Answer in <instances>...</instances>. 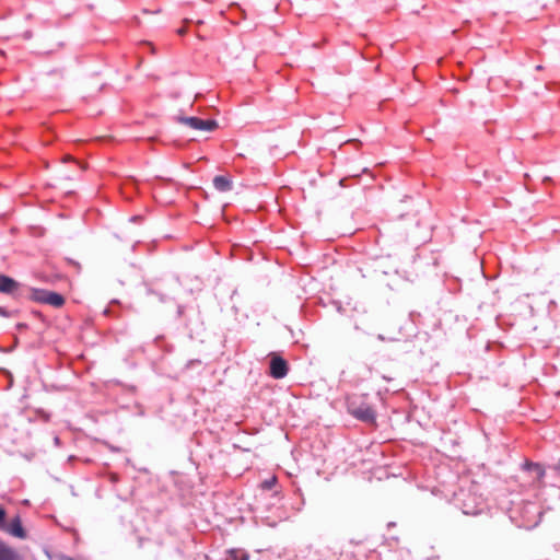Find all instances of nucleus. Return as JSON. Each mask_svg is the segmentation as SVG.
Returning a JSON list of instances; mask_svg holds the SVG:
<instances>
[{
    "mask_svg": "<svg viewBox=\"0 0 560 560\" xmlns=\"http://www.w3.org/2000/svg\"><path fill=\"white\" fill-rule=\"evenodd\" d=\"M348 411L357 419L362 421H374L375 412L365 401L363 396H352L348 398Z\"/></svg>",
    "mask_w": 560,
    "mask_h": 560,
    "instance_id": "1",
    "label": "nucleus"
},
{
    "mask_svg": "<svg viewBox=\"0 0 560 560\" xmlns=\"http://www.w3.org/2000/svg\"><path fill=\"white\" fill-rule=\"evenodd\" d=\"M30 298L34 302L51 305L57 308L65 304V298L61 294L44 289H32Z\"/></svg>",
    "mask_w": 560,
    "mask_h": 560,
    "instance_id": "2",
    "label": "nucleus"
},
{
    "mask_svg": "<svg viewBox=\"0 0 560 560\" xmlns=\"http://www.w3.org/2000/svg\"><path fill=\"white\" fill-rule=\"evenodd\" d=\"M289 372L288 362L277 353L270 354L269 374L276 380L287 376Z\"/></svg>",
    "mask_w": 560,
    "mask_h": 560,
    "instance_id": "3",
    "label": "nucleus"
},
{
    "mask_svg": "<svg viewBox=\"0 0 560 560\" xmlns=\"http://www.w3.org/2000/svg\"><path fill=\"white\" fill-rule=\"evenodd\" d=\"M183 121L191 127L192 129L197 130H213L217 128V122L211 119H201L198 117H186L183 119Z\"/></svg>",
    "mask_w": 560,
    "mask_h": 560,
    "instance_id": "4",
    "label": "nucleus"
},
{
    "mask_svg": "<svg viewBox=\"0 0 560 560\" xmlns=\"http://www.w3.org/2000/svg\"><path fill=\"white\" fill-rule=\"evenodd\" d=\"M3 530L18 538L23 539L26 537V533L22 526L20 517H15L9 524H5Z\"/></svg>",
    "mask_w": 560,
    "mask_h": 560,
    "instance_id": "5",
    "label": "nucleus"
},
{
    "mask_svg": "<svg viewBox=\"0 0 560 560\" xmlns=\"http://www.w3.org/2000/svg\"><path fill=\"white\" fill-rule=\"evenodd\" d=\"M20 288V283L14 279L0 275V293L13 294Z\"/></svg>",
    "mask_w": 560,
    "mask_h": 560,
    "instance_id": "6",
    "label": "nucleus"
},
{
    "mask_svg": "<svg viewBox=\"0 0 560 560\" xmlns=\"http://www.w3.org/2000/svg\"><path fill=\"white\" fill-rule=\"evenodd\" d=\"M0 560H20L19 555L0 540Z\"/></svg>",
    "mask_w": 560,
    "mask_h": 560,
    "instance_id": "7",
    "label": "nucleus"
},
{
    "mask_svg": "<svg viewBox=\"0 0 560 560\" xmlns=\"http://www.w3.org/2000/svg\"><path fill=\"white\" fill-rule=\"evenodd\" d=\"M248 553L238 548H233L226 551L224 560H248Z\"/></svg>",
    "mask_w": 560,
    "mask_h": 560,
    "instance_id": "8",
    "label": "nucleus"
},
{
    "mask_svg": "<svg viewBox=\"0 0 560 560\" xmlns=\"http://www.w3.org/2000/svg\"><path fill=\"white\" fill-rule=\"evenodd\" d=\"M213 185L218 190L226 191L231 189V182L224 176H215Z\"/></svg>",
    "mask_w": 560,
    "mask_h": 560,
    "instance_id": "9",
    "label": "nucleus"
},
{
    "mask_svg": "<svg viewBox=\"0 0 560 560\" xmlns=\"http://www.w3.org/2000/svg\"><path fill=\"white\" fill-rule=\"evenodd\" d=\"M277 483V477L276 476H271L270 478L268 479H265L260 487L262 490H271Z\"/></svg>",
    "mask_w": 560,
    "mask_h": 560,
    "instance_id": "10",
    "label": "nucleus"
},
{
    "mask_svg": "<svg viewBox=\"0 0 560 560\" xmlns=\"http://www.w3.org/2000/svg\"><path fill=\"white\" fill-rule=\"evenodd\" d=\"M7 513L3 508H0V529L4 528Z\"/></svg>",
    "mask_w": 560,
    "mask_h": 560,
    "instance_id": "11",
    "label": "nucleus"
},
{
    "mask_svg": "<svg viewBox=\"0 0 560 560\" xmlns=\"http://www.w3.org/2000/svg\"><path fill=\"white\" fill-rule=\"evenodd\" d=\"M0 316H3V317L9 316V312L2 306H0Z\"/></svg>",
    "mask_w": 560,
    "mask_h": 560,
    "instance_id": "12",
    "label": "nucleus"
}]
</instances>
